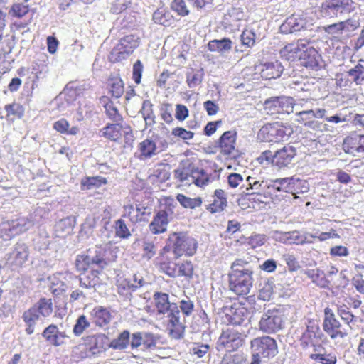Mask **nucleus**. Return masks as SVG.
<instances>
[{"label": "nucleus", "mask_w": 364, "mask_h": 364, "mask_svg": "<svg viewBox=\"0 0 364 364\" xmlns=\"http://www.w3.org/2000/svg\"><path fill=\"white\" fill-rule=\"evenodd\" d=\"M253 272V268L247 259H235L228 274L230 289L237 295L248 294L252 287Z\"/></svg>", "instance_id": "1"}, {"label": "nucleus", "mask_w": 364, "mask_h": 364, "mask_svg": "<svg viewBox=\"0 0 364 364\" xmlns=\"http://www.w3.org/2000/svg\"><path fill=\"white\" fill-rule=\"evenodd\" d=\"M252 360L250 364H261L268 361L278 353L276 341L268 336L257 337L250 342Z\"/></svg>", "instance_id": "2"}, {"label": "nucleus", "mask_w": 364, "mask_h": 364, "mask_svg": "<svg viewBox=\"0 0 364 364\" xmlns=\"http://www.w3.org/2000/svg\"><path fill=\"white\" fill-rule=\"evenodd\" d=\"M168 245L164 250H171L174 255V258L178 259L183 255L192 256L197 250L196 240L187 232H173L168 239Z\"/></svg>", "instance_id": "3"}, {"label": "nucleus", "mask_w": 364, "mask_h": 364, "mask_svg": "<svg viewBox=\"0 0 364 364\" xmlns=\"http://www.w3.org/2000/svg\"><path fill=\"white\" fill-rule=\"evenodd\" d=\"M293 132V128L290 125L278 122L267 123L258 132L257 139L263 142L279 143L288 140Z\"/></svg>", "instance_id": "4"}, {"label": "nucleus", "mask_w": 364, "mask_h": 364, "mask_svg": "<svg viewBox=\"0 0 364 364\" xmlns=\"http://www.w3.org/2000/svg\"><path fill=\"white\" fill-rule=\"evenodd\" d=\"M105 256V250L101 247H95L94 250L90 249L86 255H77L75 267L78 271H86L95 267L103 269L107 265Z\"/></svg>", "instance_id": "5"}, {"label": "nucleus", "mask_w": 364, "mask_h": 364, "mask_svg": "<svg viewBox=\"0 0 364 364\" xmlns=\"http://www.w3.org/2000/svg\"><path fill=\"white\" fill-rule=\"evenodd\" d=\"M166 314L164 323L168 335L176 340L182 339L184 337L186 325V320L181 317L178 306H173V309Z\"/></svg>", "instance_id": "6"}, {"label": "nucleus", "mask_w": 364, "mask_h": 364, "mask_svg": "<svg viewBox=\"0 0 364 364\" xmlns=\"http://www.w3.org/2000/svg\"><path fill=\"white\" fill-rule=\"evenodd\" d=\"M264 109L269 115L280 119V115L289 114L294 109V100L292 97L281 96L267 99Z\"/></svg>", "instance_id": "7"}, {"label": "nucleus", "mask_w": 364, "mask_h": 364, "mask_svg": "<svg viewBox=\"0 0 364 364\" xmlns=\"http://www.w3.org/2000/svg\"><path fill=\"white\" fill-rule=\"evenodd\" d=\"M139 38L130 34L122 38L112 50L110 59L114 62H119L126 59L139 46Z\"/></svg>", "instance_id": "8"}, {"label": "nucleus", "mask_w": 364, "mask_h": 364, "mask_svg": "<svg viewBox=\"0 0 364 364\" xmlns=\"http://www.w3.org/2000/svg\"><path fill=\"white\" fill-rule=\"evenodd\" d=\"M245 341V336L234 328H228L223 331L217 342L218 350H225L232 352L240 348Z\"/></svg>", "instance_id": "9"}, {"label": "nucleus", "mask_w": 364, "mask_h": 364, "mask_svg": "<svg viewBox=\"0 0 364 364\" xmlns=\"http://www.w3.org/2000/svg\"><path fill=\"white\" fill-rule=\"evenodd\" d=\"M283 315L277 309L265 311L259 321V329L267 333H272L282 329L284 323Z\"/></svg>", "instance_id": "10"}, {"label": "nucleus", "mask_w": 364, "mask_h": 364, "mask_svg": "<svg viewBox=\"0 0 364 364\" xmlns=\"http://www.w3.org/2000/svg\"><path fill=\"white\" fill-rule=\"evenodd\" d=\"M266 160L271 162L273 166L279 168L288 166L296 156V149L291 146H285L275 151L274 154L270 151L262 153Z\"/></svg>", "instance_id": "11"}, {"label": "nucleus", "mask_w": 364, "mask_h": 364, "mask_svg": "<svg viewBox=\"0 0 364 364\" xmlns=\"http://www.w3.org/2000/svg\"><path fill=\"white\" fill-rule=\"evenodd\" d=\"M35 224V220L32 215L29 217H21L16 220H11L7 223H4L1 229V232L4 231L6 237L4 240H9L17 235L25 232L31 229Z\"/></svg>", "instance_id": "12"}, {"label": "nucleus", "mask_w": 364, "mask_h": 364, "mask_svg": "<svg viewBox=\"0 0 364 364\" xmlns=\"http://www.w3.org/2000/svg\"><path fill=\"white\" fill-rule=\"evenodd\" d=\"M358 26L359 23L358 21L348 19L344 21L323 26L322 30L326 33L336 38H340L343 36L348 38L358 28Z\"/></svg>", "instance_id": "13"}, {"label": "nucleus", "mask_w": 364, "mask_h": 364, "mask_svg": "<svg viewBox=\"0 0 364 364\" xmlns=\"http://www.w3.org/2000/svg\"><path fill=\"white\" fill-rule=\"evenodd\" d=\"M304 48L301 49L299 55L300 64L314 70H319L322 67L321 55L306 40V43H304Z\"/></svg>", "instance_id": "14"}, {"label": "nucleus", "mask_w": 364, "mask_h": 364, "mask_svg": "<svg viewBox=\"0 0 364 364\" xmlns=\"http://www.w3.org/2000/svg\"><path fill=\"white\" fill-rule=\"evenodd\" d=\"M324 331L332 338H343L348 334V329L342 327L334 314L331 310L325 309V318L323 323Z\"/></svg>", "instance_id": "15"}, {"label": "nucleus", "mask_w": 364, "mask_h": 364, "mask_svg": "<svg viewBox=\"0 0 364 364\" xmlns=\"http://www.w3.org/2000/svg\"><path fill=\"white\" fill-rule=\"evenodd\" d=\"M311 23L306 14H292L287 17L280 26V31L283 33H293L307 30Z\"/></svg>", "instance_id": "16"}, {"label": "nucleus", "mask_w": 364, "mask_h": 364, "mask_svg": "<svg viewBox=\"0 0 364 364\" xmlns=\"http://www.w3.org/2000/svg\"><path fill=\"white\" fill-rule=\"evenodd\" d=\"M29 256V248L23 242L16 243L12 251L6 255V264L13 269L23 266L28 260Z\"/></svg>", "instance_id": "17"}, {"label": "nucleus", "mask_w": 364, "mask_h": 364, "mask_svg": "<svg viewBox=\"0 0 364 364\" xmlns=\"http://www.w3.org/2000/svg\"><path fill=\"white\" fill-rule=\"evenodd\" d=\"M167 146L165 140L157 142L151 139H146L139 144L140 160H146L161 152Z\"/></svg>", "instance_id": "18"}, {"label": "nucleus", "mask_w": 364, "mask_h": 364, "mask_svg": "<svg viewBox=\"0 0 364 364\" xmlns=\"http://www.w3.org/2000/svg\"><path fill=\"white\" fill-rule=\"evenodd\" d=\"M343 151L354 156L364 153V135L350 136L343 140Z\"/></svg>", "instance_id": "19"}, {"label": "nucleus", "mask_w": 364, "mask_h": 364, "mask_svg": "<svg viewBox=\"0 0 364 364\" xmlns=\"http://www.w3.org/2000/svg\"><path fill=\"white\" fill-rule=\"evenodd\" d=\"M236 139L237 132L235 131L225 132L218 141L220 152L225 155H230L235 149Z\"/></svg>", "instance_id": "20"}, {"label": "nucleus", "mask_w": 364, "mask_h": 364, "mask_svg": "<svg viewBox=\"0 0 364 364\" xmlns=\"http://www.w3.org/2000/svg\"><path fill=\"white\" fill-rule=\"evenodd\" d=\"M304 43H306V39H299L296 43L287 44L280 50L281 57L289 62L299 60L301 49L304 48Z\"/></svg>", "instance_id": "21"}, {"label": "nucleus", "mask_w": 364, "mask_h": 364, "mask_svg": "<svg viewBox=\"0 0 364 364\" xmlns=\"http://www.w3.org/2000/svg\"><path fill=\"white\" fill-rule=\"evenodd\" d=\"M46 341L53 346H60L64 343V339L68 338L65 332L59 331L57 326L50 324L42 333Z\"/></svg>", "instance_id": "22"}, {"label": "nucleus", "mask_w": 364, "mask_h": 364, "mask_svg": "<svg viewBox=\"0 0 364 364\" xmlns=\"http://www.w3.org/2000/svg\"><path fill=\"white\" fill-rule=\"evenodd\" d=\"M90 314L95 325L104 328H107L113 317L109 309L102 306H95Z\"/></svg>", "instance_id": "23"}, {"label": "nucleus", "mask_w": 364, "mask_h": 364, "mask_svg": "<svg viewBox=\"0 0 364 364\" xmlns=\"http://www.w3.org/2000/svg\"><path fill=\"white\" fill-rule=\"evenodd\" d=\"M284 66L279 60L267 62L262 65L261 76L266 80L276 79L281 76Z\"/></svg>", "instance_id": "24"}, {"label": "nucleus", "mask_w": 364, "mask_h": 364, "mask_svg": "<svg viewBox=\"0 0 364 364\" xmlns=\"http://www.w3.org/2000/svg\"><path fill=\"white\" fill-rule=\"evenodd\" d=\"M155 307L159 314H166L173 309V306H178L176 303L169 301V295L164 292H155L153 295Z\"/></svg>", "instance_id": "25"}, {"label": "nucleus", "mask_w": 364, "mask_h": 364, "mask_svg": "<svg viewBox=\"0 0 364 364\" xmlns=\"http://www.w3.org/2000/svg\"><path fill=\"white\" fill-rule=\"evenodd\" d=\"M102 269L95 267L80 276V286L86 289L94 288L100 284L99 274Z\"/></svg>", "instance_id": "26"}, {"label": "nucleus", "mask_w": 364, "mask_h": 364, "mask_svg": "<svg viewBox=\"0 0 364 364\" xmlns=\"http://www.w3.org/2000/svg\"><path fill=\"white\" fill-rule=\"evenodd\" d=\"M304 274L311 279V282L317 287L323 289H328L330 282L326 277L323 271L320 269H309L304 272Z\"/></svg>", "instance_id": "27"}, {"label": "nucleus", "mask_w": 364, "mask_h": 364, "mask_svg": "<svg viewBox=\"0 0 364 364\" xmlns=\"http://www.w3.org/2000/svg\"><path fill=\"white\" fill-rule=\"evenodd\" d=\"M326 9L331 16H337L350 10V0H328Z\"/></svg>", "instance_id": "28"}, {"label": "nucleus", "mask_w": 364, "mask_h": 364, "mask_svg": "<svg viewBox=\"0 0 364 364\" xmlns=\"http://www.w3.org/2000/svg\"><path fill=\"white\" fill-rule=\"evenodd\" d=\"M146 208L144 206L127 205L124 206L123 216L129 218L132 223H136L141 220L142 216L146 213Z\"/></svg>", "instance_id": "29"}, {"label": "nucleus", "mask_w": 364, "mask_h": 364, "mask_svg": "<svg viewBox=\"0 0 364 364\" xmlns=\"http://www.w3.org/2000/svg\"><path fill=\"white\" fill-rule=\"evenodd\" d=\"M171 220L157 212L150 223L149 228L150 231L155 235L163 233L166 231L168 224Z\"/></svg>", "instance_id": "30"}, {"label": "nucleus", "mask_w": 364, "mask_h": 364, "mask_svg": "<svg viewBox=\"0 0 364 364\" xmlns=\"http://www.w3.org/2000/svg\"><path fill=\"white\" fill-rule=\"evenodd\" d=\"M22 318L26 325V332L31 335L34 332V327L36 322L40 318V315L33 306L25 311L22 315Z\"/></svg>", "instance_id": "31"}, {"label": "nucleus", "mask_w": 364, "mask_h": 364, "mask_svg": "<svg viewBox=\"0 0 364 364\" xmlns=\"http://www.w3.org/2000/svg\"><path fill=\"white\" fill-rule=\"evenodd\" d=\"M291 176L269 180L267 182V189L277 192L291 193Z\"/></svg>", "instance_id": "32"}, {"label": "nucleus", "mask_w": 364, "mask_h": 364, "mask_svg": "<svg viewBox=\"0 0 364 364\" xmlns=\"http://www.w3.org/2000/svg\"><path fill=\"white\" fill-rule=\"evenodd\" d=\"M337 313L346 324L348 331L355 328L358 318L351 313L348 306L346 305L338 306Z\"/></svg>", "instance_id": "33"}, {"label": "nucleus", "mask_w": 364, "mask_h": 364, "mask_svg": "<svg viewBox=\"0 0 364 364\" xmlns=\"http://www.w3.org/2000/svg\"><path fill=\"white\" fill-rule=\"evenodd\" d=\"M347 73V77H350L352 82L357 85L364 83V60L360 59L358 63Z\"/></svg>", "instance_id": "34"}, {"label": "nucleus", "mask_w": 364, "mask_h": 364, "mask_svg": "<svg viewBox=\"0 0 364 364\" xmlns=\"http://www.w3.org/2000/svg\"><path fill=\"white\" fill-rule=\"evenodd\" d=\"M228 321L233 326H241L248 321L247 310L244 307H240L230 310Z\"/></svg>", "instance_id": "35"}, {"label": "nucleus", "mask_w": 364, "mask_h": 364, "mask_svg": "<svg viewBox=\"0 0 364 364\" xmlns=\"http://www.w3.org/2000/svg\"><path fill=\"white\" fill-rule=\"evenodd\" d=\"M208 48L210 51L225 53L231 50L232 41L228 38L212 40L208 43Z\"/></svg>", "instance_id": "36"}, {"label": "nucleus", "mask_w": 364, "mask_h": 364, "mask_svg": "<svg viewBox=\"0 0 364 364\" xmlns=\"http://www.w3.org/2000/svg\"><path fill=\"white\" fill-rule=\"evenodd\" d=\"M122 125L119 122L107 124L102 129V135L113 141H117L122 134Z\"/></svg>", "instance_id": "37"}, {"label": "nucleus", "mask_w": 364, "mask_h": 364, "mask_svg": "<svg viewBox=\"0 0 364 364\" xmlns=\"http://www.w3.org/2000/svg\"><path fill=\"white\" fill-rule=\"evenodd\" d=\"M94 105L91 103L80 105L77 110L76 119L78 122L92 119L97 114Z\"/></svg>", "instance_id": "38"}, {"label": "nucleus", "mask_w": 364, "mask_h": 364, "mask_svg": "<svg viewBox=\"0 0 364 364\" xmlns=\"http://www.w3.org/2000/svg\"><path fill=\"white\" fill-rule=\"evenodd\" d=\"M101 102L104 103V107L107 117L114 122H120L122 121V117L118 112L114 103L111 102L107 97H102Z\"/></svg>", "instance_id": "39"}, {"label": "nucleus", "mask_w": 364, "mask_h": 364, "mask_svg": "<svg viewBox=\"0 0 364 364\" xmlns=\"http://www.w3.org/2000/svg\"><path fill=\"white\" fill-rule=\"evenodd\" d=\"M129 340L130 333L129 331L124 330L110 342L109 347L115 350L126 349L129 345Z\"/></svg>", "instance_id": "40"}, {"label": "nucleus", "mask_w": 364, "mask_h": 364, "mask_svg": "<svg viewBox=\"0 0 364 364\" xmlns=\"http://www.w3.org/2000/svg\"><path fill=\"white\" fill-rule=\"evenodd\" d=\"M192 183L196 186L203 187L213 180L203 169L196 168L192 170Z\"/></svg>", "instance_id": "41"}, {"label": "nucleus", "mask_w": 364, "mask_h": 364, "mask_svg": "<svg viewBox=\"0 0 364 364\" xmlns=\"http://www.w3.org/2000/svg\"><path fill=\"white\" fill-rule=\"evenodd\" d=\"M309 190V185L306 180L301 179L296 176H291V193L292 195L297 197V194L306 193Z\"/></svg>", "instance_id": "42"}, {"label": "nucleus", "mask_w": 364, "mask_h": 364, "mask_svg": "<svg viewBox=\"0 0 364 364\" xmlns=\"http://www.w3.org/2000/svg\"><path fill=\"white\" fill-rule=\"evenodd\" d=\"M33 247L39 252L48 249L50 240L48 232L44 230H39L38 233L33 239Z\"/></svg>", "instance_id": "43"}, {"label": "nucleus", "mask_w": 364, "mask_h": 364, "mask_svg": "<svg viewBox=\"0 0 364 364\" xmlns=\"http://www.w3.org/2000/svg\"><path fill=\"white\" fill-rule=\"evenodd\" d=\"M195 169L194 166L178 168L173 171L174 178L185 184H191L192 170Z\"/></svg>", "instance_id": "44"}, {"label": "nucleus", "mask_w": 364, "mask_h": 364, "mask_svg": "<svg viewBox=\"0 0 364 364\" xmlns=\"http://www.w3.org/2000/svg\"><path fill=\"white\" fill-rule=\"evenodd\" d=\"M153 21L158 24L164 26H170L173 22V18L172 15L168 11H165L164 9H157L153 14Z\"/></svg>", "instance_id": "45"}, {"label": "nucleus", "mask_w": 364, "mask_h": 364, "mask_svg": "<svg viewBox=\"0 0 364 364\" xmlns=\"http://www.w3.org/2000/svg\"><path fill=\"white\" fill-rule=\"evenodd\" d=\"M33 306L43 317L49 316L53 311V303L50 299L41 298Z\"/></svg>", "instance_id": "46"}, {"label": "nucleus", "mask_w": 364, "mask_h": 364, "mask_svg": "<svg viewBox=\"0 0 364 364\" xmlns=\"http://www.w3.org/2000/svg\"><path fill=\"white\" fill-rule=\"evenodd\" d=\"M142 254L141 257L143 259L150 260L152 259L157 252V247L153 240L148 238H145L142 241L141 245Z\"/></svg>", "instance_id": "47"}, {"label": "nucleus", "mask_w": 364, "mask_h": 364, "mask_svg": "<svg viewBox=\"0 0 364 364\" xmlns=\"http://www.w3.org/2000/svg\"><path fill=\"white\" fill-rule=\"evenodd\" d=\"M186 83L190 88H194L199 85L203 78V70H193L191 69L188 71L186 75Z\"/></svg>", "instance_id": "48"}, {"label": "nucleus", "mask_w": 364, "mask_h": 364, "mask_svg": "<svg viewBox=\"0 0 364 364\" xmlns=\"http://www.w3.org/2000/svg\"><path fill=\"white\" fill-rule=\"evenodd\" d=\"M139 112L142 114L146 125H151L155 122L153 105L149 100H144L143 102L142 107Z\"/></svg>", "instance_id": "49"}, {"label": "nucleus", "mask_w": 364, "mask_h": 364, "mask_svg": "<svg viewBox=\"0 0 364 364\" xmlns=\"http://www.w3.org/2000/svg\"><path fill=\"white\" fill-rule=\"evenodd\" d=\"M160 269L171 277H177V264L166 257H163L160 262Z\"/></svg>", "instance_id": "50"}, {"label": "nucleus", "mask_w": 364, "mask_h": 364, "mask_svg": "<svg viewBox=\"0 0 364 364\" xmlns=\"http://www.w3.org/2000/svg\"><path fill=\"white\" fill-rule=\"evenodd\" d=\"M109 90L112 96L115 98H119L124 93V82L119 77H114L109 80Z\"/></svg>", "instance_id": "51"}, {"label": "nucleus", "mask_w": 364, "mask_h": 364, "mask_svg": "<svg viewBox=\"0 0 364 364\" xmlns=\"http://www.w3.org/2000/svg\"><path fill=\"white\" fill-rule=\"evenodd\" d=\"M136 291V287H133V283L127 279H122L118 282L117 292L119 295L124 296L130 299L132 293Z\"/></svg>", "instance_id": "52"}, {"label": "nucleus", "mask_w": 364, "mask_h": 364, "mask_svg": "<svg viewBox=\"0 0 364 364\" xmlns=\"http://www.w3.org/2000/svg\"><path fill=\"white\" fill-rule=\"evenodd\" d=\"M318 327L314 325H308L306 329L301 336V344L303 347H307L313 342L314 338L316 336Z\"/></svg>", "instance_id": "53"}, {"label": "nucleus", "mask_w": 364, "mask_h": 364, "mask_svg": "<svg viewBox=\"0 0 364 364\" xmlns=\"http://www.w3.org/2000/svg\"><path fill=\"white\" fill-rule=\"evenodd\" d=\"M176 199L185 208L193 209L200 206L202 203V200L200 197L191 198L181 193L177 195Z\"/></svg>", "instance_id": "54"}, {"label": "nucleus", "mask_w": 364, "mask_h": 364, "mask_svg": "<svg viewBox=\"0 0 364 364\" xmlns=\"http://www.w3.org/2000/svg\"><path fill=\"white\" fill-rule=\"evenodd\" d=\"M107 179L102 176L88 177L82 181L81 185L83 189L90 190L100 187L106 184Z\"/></svg>", "instance_id": "55"}, {"label": "nucleus", "mask_w": 364, "mask_h": 364, "mask_svg": "<svg viewBox=\"0 0 364 364\" xmlns=\"http://www.w3.org/2000/svg\"><path fill=\"white\" fill-rule=\"evenodd\" d=\"M75 218L70 216L61 219L55 225L57 232L62 233L68 234L70 233L74 227Z\"/></svg>", "instance_id": "56"}, {"label": "nucleus", "mask_w": 364, "mask_h": 364, "mask_svg": "<svg viewBox=\"0 0 364 364\" xmlns=\"http://www.w3.org/2000/svg\"><path fill=\"white\" fill-rule=\"evenodd\" d=\"M90 326V322L85 315L80 316L76 320L73 332L75 336H80Z\"/></svg>", "instance_id": "57"}, {"label": "nucleus", "mask_w": 364, "mask_h": 364, "mask_svg": "<svg viewBox=\"0 0 364 364\" xmlns=\"http://www.w3.org/2000/svg\"><path fill=\"white\" fill-rule=\"evenodd\" d=\"M180 311H181L183 317H188L192 315L194 311V303L190 298L186 297L179 301L178 306Z\"/></svg>", "instance_id": "58"}, {"label": "nucleus", "mask_w": 364, "mask_h": 364, "mask_svg": "<svg viewBox=\"0 0 364 364\" xmlns=\"http://www.w3.org/2000/svg\"><path fill=\"white\" fill-rule=\"evenodd\" d=\"M110 4V11L112 14H120L126 10L131 4L132 0H108Z\"/></svg>", "instance_id": "59"}, {"label": "nucleus", "mask_w": 364, "mask_h": 364, "mask_svg": "<svg viewBox=\"0 0 364 364\" xmlns=\"http://www.w3.org/2000/svg\"><path fill=\"white\" fill-rule=\"evenodd\" d=\"M269 180L267 181H259L256 180L255 178L248 176L247 178V181L248 182V186L246 188L247 191L251 189L255 191L254 192H260L265 188L267 189V182Z\"/></svg>", "instance_id": "60"}, {"label": "nucleus", "mask_w": 364, "mask_h": 364, "mask_svg": "<svg viewBox=\"0 0 364 364\" xmlns=\"http://www.w3.org/2000/svg\"><path fill=\"white\" fill-rule=\"evenodd\" d=\"M310 358L320 364H336L337 358L333 354H321L315 353L311 354Z\"/></svg>", "instance_id": "61"}, {"label": "nucleus", "mask_w": 364, "mask_h": 364, "mask_svg": "<svg viewBox=\"0 0 364 364\" xmlns=\"http://www.w3.org/2000/svg\"><path fill=\"white\" fill-rule=\"evenodd\" d=\"M29 11V6L28 4L23 3H16L11 6L9 14L16 18H22Z\"/></svg>", "instance_id": "62"}, {"label": "nucleus", "mask_w": 364, "mask_h": 364, "mask_svg": "<svg viewBox=\"0 0 364 364\" xmlns=\"http://www.w3.org/2000/svg\"><path fill=\"white\" fill-rule=\"evenodd\" d=\"M171 8L181 16H186L190 13L184 0H173L171 2Z\"/></svg>", "instance_id": "63"}, {"label": "nucleus", "mask_w": 364, "mask_h": 364, "mask_svg": "<svg viewBox=\"0 0 364 364\" xmlns=\"http://www.w3.org/2000/svg\"><path fill=\"white\" fill-rule=\"evenodd\" d=\"M255 33L252 30H245L240 35L242 46L251 48L255 43Z\"/></svg>", "instance_id": "64"}]
</instances>
